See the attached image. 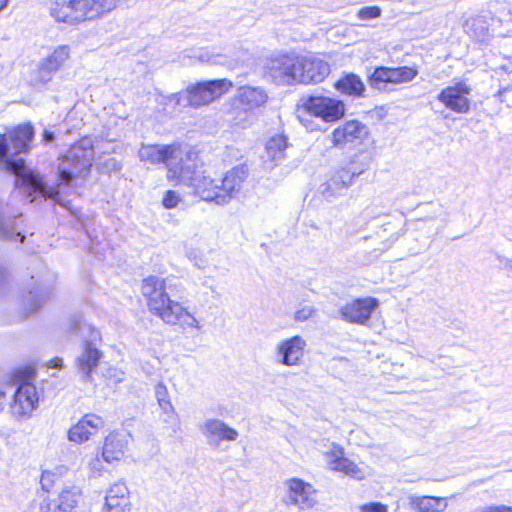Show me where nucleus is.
I'll list each match as a JSON object with an SVG mask.
<instances>
[{
  "instance_id": "obj_30",
  "label": "nucleus",
  "mask_w": 512,
  "mask_h": 512,
  "mask_svg": "<svg viewBox=\"0 0 512 512\" xmlns=\"http://www.w3.org/2000/svg\"><path fill=\"white\" fill-rule=\"evenodd\" d=\"M238 98L244 109L252 110L264 105L268 96L261 88L244 86L239 89Z\"/></svg>"
},
{
  "instance_id": "obj_20",
  "label": "nucleus",
  "mask_w": 512,
  "mask_h": 512,
  "mask_svg": "<svg viewBox=\"0 0 512 512\" xmlns=\"http://www.w3.org/2000/svg\"><path fill=\"white\" fill-rule=\"evenodd\" d=\"M368 135V128L357 120L346 121L333 130L330 135L331 143L336 146H345L357 140H362Z\"/></svg>"
},
{
  "instance_id": "obj_41",
  "label": "nucleus",
  "mask_w": 512,
  "mask_h": 512,
  "mask_svg": "<svg viewBox=\"0 0 512 512\" xmlns=\"http://www.w3.org/2000/svg\"><path fill=\"white\" fill-rule=\"evenodd\" d=\"M165 417L163 418V422L170 424L172 426H178V416L175 413L173 405H171V411H163Z\"/></svg>"
},
{
  "instance_id": "obj_39",
  "label": "nucleus",
  "mask_w": 512,
  "mask_h": 512,
  "mask_svg": "<svg viewBox=\"0 0 512 512\" xmlns=\"http://www.w3.org/2000/svg\"><path fill=\"white\" fill-rule=\"evenodd\" d=\"M179 201V195L175 191L169 190L163 198V205L165 208L171 209L176 207Z\"/></svg>"
},
{
  "instance_id": "obj_22",
  "label": "nucleus",
  "mask_w": 512,
  "mask_h": 512,
  "mask_svg": "<svg viewBox=\"0 0 512 512\" xmlns=\"http://www.w3.org/2000/svg\"><path fill=\"white\" fill-rule=\"evenodd\" d=\"M38 403L36 387L31 383H23L15 392L11 405L12 413L17 417L30 416Z\"/></svg>"
},
{
  "instance_id": "obj_33",
  "label": "nucleus",
  "mask_w": 512,
  "mask_h": 512,
  "mask_svg": "<svg viewBox=\"0 0 512 512\" xmlns=\"http://www.w3.org/2000/svg\"><path fill=\"white\" fill-rule=\"evenodd\" d=\"M155 396L162 411H171L168 389L162 382L155 386Z\"/></svg>"
},
{
  "instance_id": "obj_7",
  "label": "nucleus",
  "mask_w": 512,
  "mask_h": 512,
  "mask_svg": "<svg viewBox=\"0 0 512 512\" xmlns=\"http://www.w3.org/2000/svg\"><path fill=\"white\" fill-rule=\"evenodd\" d=\"M175 180L192 187L194 194L201 199L218 205L219 181L204 175L198 167L196 153L192 152L187 162H184L181 174Z\"/></svg>"
},
{
  "instance_id": "obj_15",
  "label": "nucleus",
  "mask_w": 512,
  "mask_h": 512,
  "mask_svg": "<svg viewBox=\"0 0 512 512\" xmlns=\"http://www.w3.org/2000/svg\"><path fill=\"white\" fill-rule=\"evenodd\" d=\"M378 305V300L375 298H359L345 304L340 308L339 313L344 321L365 325Z\"/></svg>"
},
{
  "instance_id": "obj_18",
  "label": "nucleus",
  "mask_w": 512,
  "mask_h": 512,
  "mask_svg": "<svg viewBox=\"0 0 512 512\" xmlns=\"http://www.w3.org/2000/svg\"><path fill=\"white\" fill-rule=\"evenodd\" d=\"M306 341L299 335L281 341L276 348L277 361L285 366H298L302 362Z\"/></svg>"
},
{
  "instance_id": "obj_46",
  "label": "nucleus",
  "mask_w": 512,
  "mask_h": 512,
  "mask_svg": "<svg viewBox=\"0 0 512 512\" xmlns=\"http://www.w3.org/2000/svg\"><path fill=\"white\" fill-rule=\"evenodd\" d=\"M4 402H5V394L2 391H0V412L4 408Z\"/></svg>"
},
{
  "instance_id": "obj_29",
  "label": "nucleus",
  "mask_w": 512,
  "mask_h": 512,
  "mask_svg": "<svg viewBox=\"0 0 512 512\" xmlns=\"http://www.w3.org/2000/svg\"><path fill=\"white\" fill-rule=\"evenodd\" d=\"M52 295V287L50 285H40L33 283V287L23 298V304L29 312L38 310L41 305Z\"/></svg>"
},
{
  "instance_id": "obj_47",
  "label": "nucleus",
  "mask_w": 512,
  "mask_h": 512,
  "mask_svg": "<svg viewBox=\"0 0 512 512\" xmlns=\"http://www.w3.org/2000/svg\"><path fill=\"white\" fill-rule=\"evenodd\" d=\"M9 3V0H0V12L3 11Z\"/></svg>"
},
{
  "instance_id": "obj_43",
  "label": "nucleus",
  "mask_w": 512,
  "mask_h": 512,
  "mask_svg": "<svg viewBox=\"0 0 512 512\" xmlns=\"http://www.w3.org/2000/svg\"><path fill=\"white\" fill-rule=\"evenodd\" d=\"M7 275L8 273L6 271V268L0 265V290L4 288L6 284Z\"/></svg>"
},
{
  "instance_id": "obj_38",
  "label": "nucleus",
  "mask_w": 512,
  "mask_h": 512,
  "mask_svg": "<svg viewBox=\"0 0 512 512\" xmlns=\"http://www.w3.org/2000/svg\"><path fill=\"white\" fill-rule=\"evenodd\" d=\"M359 512H388V509L380 502H370L359 506Z\"/></svg>"
},
{
  "instance_id": "obj_16",
  "label": "nucleus",
  "mask_w": 512,
  "mask_h": 512,
  "mask_svg": "<svg viewBox=\"0 0 512 512\" xmlns=\"http://www.w3.org/2000/svg\"><path fill=\"white\" fill-rule=\"evenodd\" d=\"M22 213L11 210L8 203L0 200V238L22 243L25 239L21 228Z\"/></svg>"
},
{
  "instance_id": "obj_42",
  "label": "nucleus",
  "mask_w": 512,
  "mask_h": 512,
  "mask_svg": "<svg viewBox=\"0 0 512 512\" xmlns=\"http://www.w3.org/2000/svg\"><path fill=\"white\" fill-rule=\"evenodd\" d=\"M47 366L49 368H56V369H60L62 368L63 366V359L62 358H54L52 360H50L47 364Z\"/></svg>"
},
{
  "instance_id": "obj_44",
  "label": "nucleus",
  "mask_w": 512,
  "mask_h": 512,
  "mask_svg": "<svg viewBox=\"0 0 512 512\" xmlns=\"http://www.w3.org/2000/svg\"><path fill=\"white\" fill-rule=\"evenodd\" d=\"M499 263L503 266V268L512 271V259H508L505 257H498Z\"/></svg>"
},
{
  "instance_id": "obj_6",
  "label": "nucleus",
  "mask_w": 512,
  "mask_h": 512,
  "mask_svg": "<svg viewBox=\"0 0 512 512\" xmlns=\"http://www.w3.org/2000/svg\"><path fill=\"white\" fill-rule=\"evenodd\" d=\"M192 151L187 147L178 144L170 145H142L138 151L139 159L142 162L156 165L165 164L167 167V178L175 180L181 174L184 162H187Z\"/></svg>"
},
{
  "instance_id": "obj_25",
  "label": "nucleus",
  "mask_w": 512,
  "mask_h": 512,
  "mask_svg": "<svg viewBox=\"0 0 512 512\" xmlns=\"http://www.w3.org/2000/svg\"><path fill=\"white\" fill-rule=\"evenodd\" d=\"M326 457L331 470L343 472L354 478H361V470L354 462L344 457L342 447L333 444L332 449L326 453Z\"/></svg>"
},
{
  "instance_id": "obj_48",
  "label": "nucleus",
  "mask_w": 512,
  "mask_h": 512,
  "mask_svg": "<svg viewBox=\"0 0 512 512\" xmlns=\"http://www.w3.org/2000/svg\"><path fill=\"white\" fill-rule=\"evenodd\" d=\"M44 480H45V476L43 475V476H42V480H41V481H42V486H43V487H45Z\"/></svg>"
},
{
  "instance_id": "obj_8",
  "label": "nucleus",
  "mask_w": 512,
  "mask_h": 512,
  "mask_svg": "<svg viewBox=\"0 0 512 512\" xmlns=\"http://www.w3.org/2000/svg\"><path fill=\"white\" fill-rule=\"evenodd\" d=\"M231 87L232 83L227 79L204 81L189 86L184 92L172 95L171 100H174L177 105L183 107H199L209 104L213 100L221 97L228 92Z\"/></svg>"
},
{
  "instance_id": "obj_27",
  "label": "nucleus",
  "mask_w": 512,
  "mask_h": 512,
  "mask_svg": "<svg viewBox=\"0 0 512 512\" xmlns=\"http://www.w3.org/2000/svg\"><path fill=\"white\" fill-rule=\"evenodd\" d=\"M355 178L347 166L342 167L327 181L323 194L326 198L334 197L352 185Z\"/></svg>"
},
{
  "instance_id": "obj_23",
  "label": "nucleus",
  "mask_w": 512,
  "mask_h": 512,
  "mask_svg": "<svg viewBox=\"0 0 512 512\" xmlns=\"http://www.w3.org/2000/svg\"><path fill=\"white\" fill-rule=\"evenodd\" d=\"M129 490L124 482L113 484L105 497L104 512H130Z\"/></svg>"
},
{
  "instance_id": "obj_4",
  "label": "nucleus",
  "mask_w": 512,
  "mask_h": 512,
  "mask_svg": "<svg viewBox=\"0 0 512 512\" xmlns=\"http://www.w3.org/2000/svg\"><path fill=\"white\" fill-rule=\"evenodd\" d=\"M119 0H52L50 15L57 22L76 25L113 10Z\"/></svg>"
},
{
  "instance_id": "obj_34",
  "label": "nucleus",
  "mask_w": 512,
  "mask_h": 512,
  "mask_svg": "<svg viewBox=\"0 0 512 512\" xmlns=\"http://www.w3.org/2000/svg\"><path fill=\"white\" fill-rule=\"evenodd\" d=\"M194 57L198 58L201 62H206L211 65H230L231 62L227 60L226 56L215 54L210 55L207 51L199 50Z\"/></svg>"
},
{
  "instance_id": "obj_19",
  "label": "nucleus",
  "mask_w": 512,
  "mask_h": 512,
  "mask_svg": "<svg viewBox=\"0 0 512 512\" xmlns=\"http://www.w3.org/2000/svg\"><path fill=\"white\" fill-rule=\"evenodd\" d=\"M104 426V420L99 415L85 414L75 425L68 430V439L81 444L90 439Z\"/></svg>"
},
{
  "instance_id": "obj_40",
  "label": "nucleus",
  "mask_w": 512,
  "mask_h": 512,
  "mask_svg": "<svg viewBox=\"0 0 512 512\" xmlns=\"http://www.w3.org/2000/svg\"><path fill=\"white\" fill-rule=\"evenodd\" d=\"M70 497H73L70 492H62L61 493V496H60V499H61V502L59 504V508L64 510V511H67L69 508H73L77 501L75 499H71L69 500Z\"/></svg>"
},
{
  "instance_id": "obj_1",
  "label": "nucleus",
  "mask_w": 512,
  "mask_h": 512,
  "mask_svg": "<svg viewBox=\"0 0 512 512\" xmlns=\"http://www.w3.org/2000/svg\"><path fill=\"white\" fill-rule=\"evenodd\" d=\"M34 136L31 124L19 125L6 134H0V165L9 173L15 175L16 188L25 198L34 202L37 198H50L65 205L61 198L62 190L68 188L73 179L87 173L92 166L94 150L89 138L81 139L72 145L60 159L58 165L57 187L48 186L43 178L34 170L28 169L21 153H26Z\"/></svg>"
},
{
  "instance_id": "obj_37",
  "label": "nucleus",
  "mask_w": 512,
  "mask_h": 512,
  "mask_svg": "<svg viewBox=\"0 0 512 512\" xmlns=\"http://www.w3.org/2000/svg\"><path fill=\"white\" fill-rule=\"evenodd\" d=\"M381 9L377 6L364 7L359 10L358 16L362 20H370L379 17Z\"/></svg>"
},
{
  "instance_id": "obj_32",
  "label": "nucleus",
  "mask_w": 512,
  "mask_h": 512,
  "mask_svg": "<svg viewBox=\"0 0 512 512\" xmlns=\"http://www.w3.org/2000/svg\"><path fill=\"white\" fill-rule=\"evenodd\" d=\"M372 157L367 151L361 150L355 153L349 163L346 165L350 169V173L355 177L363 174L370 166Z\"/></svg>"
},
{
  "instance_id": "obj_11",
  "label": "nucleus",
  "mask_w": 512,
  "mask_h": 512,
  "mask_svg": "<svg viewBox=\"0 0 512 512\" xmlns=\"http://www.w3.org/2000/svg\"><path fill=\"white\" fill-rule=\"evenodd\" d=\"M299 57L288 54L273 56L268 64V76L277 85L299 83Z\"/></svg>"
},
{
  "instance_id": "obj_3",
  "label": "nucleus",
  "mask_w": 512,
  "mask_h": 512,
  "mask_svg": "<svg viewBox=\"0 0 512 512\" xmlns=\"http://www.w3.org/2000/svg\"><path fill=\"white\" fill-rule=\"evenodd\" d=\"M69 330L71 333L83 339L82 349L74 361L76 373L84 382H92V374L103 357L102 351L96 347V343L101 341V336L99 332L91 325H88L79 314L71 316L69 320Z\"/></svg>"
},
{
  "instance_id": "obj_31",
  "label": "nucleus",
  "mask_w": 512,
  "mask_h": 512,
  "mask_svg": "<svg viewBox=\"0 0 512 512\" xmlns=\"http://www.w3.org/2000/svg\"><path fill=\"white\" fill-rule=\"evenodd\" d=\"M265 148L268 159L277 164L285 158L287 139L283 135H275L267 141Z\"/></svg>"
},
{
  "instance_id": "obj_9",
  "label": "nucleus",
  "mask_w": 512,
  "mask_h": 512,
  "mask_svg": "<svg viewBox=\"0 0 512 512\" xmlns=\"http://www.w3.org/2000/svg\"><path fill=\"white\" fill-rule=\"evenodd\" d=\"M417 74V69L408 66H379L368 75L367 81L372 89L380 92H388L391 91L389 87L390 84L408 83L412 81Z\"/></svg>"
},
{
  "instance_id": "obj_12",
  "label": "nucleus",
  "mask_w": 512,
  "mask_h": 512,
  "mask_svg": "<svg viewBox=\"0 0 512 512\" xmlns=\"http://www.w3.org/2000/svg\"><path fill=\"white\" fill-rule=\"evenodd\" d=\"M284 486L285 504L297 506L301 510L311 509L316 505V490L310 483L299 478H290L285 481Z\"/></svg>"
},
{
  "instance_id": "obj_26",
  "label": "nucleus",
  "mask_w": 512,
  "mask_h": 512,
  "mask_svg": "<svg viewBox=\"0 0 512 512\" xmlns=\"http://www.w3.org/2000/svg\"><path fill=\"white\" fill-rule=\"evenodd\" d=\"M342 95L363 98L365 97L366 86L362 79L354 73H344L333 85Z\"/></svg>"
},
{
  "instance_id": "obj_28",
  "label": "nucleus",
  "mask_w": 512,
  "mask_h": 512,
  "mask_svg": "<svg viewBox=\"0 0 512 512\" xmlns=\"http://www.w3.org/2000/svg\"><path fill=\"white\" fill-rule=\"evenodd\" d=\"M408 503L417 512H443L447 508L446 499L436 496L409 495Z\"/></svg>"
},
{
  "instance_id": "obj_10",
  "label": "nucleus",
  "mask_w": 512,
  "mask_h": 512,
  "mask_svg": "<svg viewBox=\"0 0 512 512\" xmlns=\"http://www.w3.org/2000/svg\"><path fill=\"white\" fill-rule=\"evenodd\" d=\"M70 48L67 45H61L46 58L38 63L37 67L30 73L29 81L33 86H40L49 83L54 74L62 69L69 59Z\"/></svg>"
},
{
  "instance_id": "obj_45",
  "label": "nucleus",
  "mask_w": 512,
  "mask_h": 512,
  "mask_svg": "<svg viewBox=\"0 0 512 512\" xmlns=\"http://www.w3.org/2000/svg\"><path fill=\"white\" fill-rule=\"evenodd\" d=\"M42 140L45 143H51L54 140V133L49 130H44Z\"/></svg>"
},
{
  "instance_id": "obj_14",
  "label": "nucleus",
  "mask_w": 512,
  "mask_h": 512,
  "mask_svg": "<svg viewBox=\"0 0 512 512\" xmlns=\"http://www.w3.org/2000/svg\"><path fill=\"white\" fill-rule=\"evenodd\" d=\"M248 176V169L239 165L228 171L219 181L218 205L228 204L241 191Z\"/></svg>"
},
{
  "instance_id": "obj_24",
  "label": "nucleus",
  "mask_w": 512,
  "mask_h": 512,
  "mask_svg": "<svg viewBox=\"0 0 512 512\" xmlns=\"http://www.w3.org/2000/svg\"><path fill=\"white\" fill-rule=\"evenodd\" d=\"M129 437L130 435L125 432L110 433L106 437L102 449L103 459L108 463L119 461L127 449Z\"/></svg>"
},
{
  "instance_id": "obj_36",
  "label": "nucleus",
  "mask_w": 512,
  "mask_h": 512,
  "mask_svg": "<svg viewBox=\"0 0 512 512\" xmlns=\"http://www.w3.org/2000/svg\"><path fill=\"white\" fill-rule=\"evenodd\" d=\"M427 207L429 208L427 210V214L423 217H420L418 221H433L437 219L443 212L442 206L440 204L429 203Z\"/></svg>"
},
{
  "instance_id": "obj_13",
  "label": "nucleus",
  "mask_w": 512,
  "mask_h": 512,
  "mask_svg": "<svg viewBox=\"0 0 512 512\" xmlns=\"http://www.w3.org/2000/svg\"><path fill=\"white\" fill-rule=\"evenodd\" d=\"M471 91V87L465 82H458L443 88L436 98L445 108L458 114H466L471 108Z\"/></svg>"
},
{
  "instance_id": "obj_35",
  "label": "nucleus",
  "mask_w": 512,
  "mask_h": 512,
  "mask_svg": "<svg viewBox=\"0 0 512 512\" xmlns=\"http://www.w3.org/2000/svg\"><path fill=\"white\" fill-rule=\"evenodd\" d=\"M317 310L311 305H305L297 309L294 313V320L296 322H304L312 318L316 314Z\"/></svg>"
},
{
  "instance_id": "obj_2",
  "label": "nucleus",
  "mask_w": 512,
  "mask_h": 512,
  "mask_svg": "<svg viewBox=\"0 0 512 512\" xmlns=\"http://www.w3.org/2000/svg\"><path fill=\"white\" fill-rule=\"evenodd\" d=\"M173 279L149 276L143 280L142 294L147 299L150 311L166 324L180 325L182 328H199L197 319L178 301L171 299L173 289L178 284Z\"/></svg>"
},
{
  "instance_id": "obj_17",
  "label": "nucleus",
  "mask_w": 512,
  "mask_h": 512,
  "mask_svg": "<svg viewBox=\"0 0 512 512\" xmlns=\"http://www.w3.org/2000/svg\"><path fill=\"white\" fill-rule=\"evenodd\" d=\"M200 431L205 436L209 446L218 448L223 441H235L239 433L222 420L208 418L200 425Z\"/></svg>"
},
{
  "instance_id": "obj_5",
  "label": "nucleus",
  "mask_w": 512,
  "mask_h": 512,
  "mask_svg": "<svg viewBox=\"0 0 512 512\" xmlns=\"http://www.w3.org/2000/svg\"><path fill=\"white\" fill-rule=\"evenodd\" d=\"M345 115L343 101L321 95H310L301 98V105L297 109V117L307 130L314 131L311 117H317L324 122H336Z\"/></svg>"
},
{
  "instance_id": "obj_21",
  "label": "nucleus",
  "mask_w": 512,
  "mask_h": 512,
  "mask_svg": "<svg viewBox=\"0 0 512 512\" xmlns=\"http://www.w3.org/2000/svg\"><path fill=\"white\" fill-rule=\"evenodd\" d=\"M299 83H320L330 74V65L319 58H299Z\"/></svg>"
}]
</instances>
